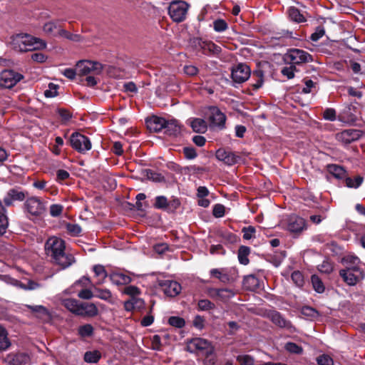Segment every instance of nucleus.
Masks as SVG:
<instances>
[{
	"mask_svg": "<svg viewBox=\"0 0 365 365\" xmlns=\"http://www.w3.org/2000/svg\"><path fill=\"white\" fill-rule=\"evenodd\" d=\"M11 346V341L8 338L6 330L0 326V351L8 349Z\"/></svg>",
	"mask_w": 365,
	"mask_h": 365,
	"instance_id": "obj_31",
	"label": "nucleus"
},
{
	"mask_svg": "<svg viewBox=\"0 0 365 365\" xmlns=\"http://www.w3.org/2000/svg\"><path fill=\"white\" fill-rule=\"evenodd\" d=\"M23 78V76L13 70H5L0 73V86L5 88L14 87Z\"/></svg>",
	"mask_w": 365,
	"mask_h": 365,
	"instance_id": "obj_12",
	"label": "nucleus"
},
{
	"mask_svg": "<svg viewBox=\"0 0 365 365\" xmlns=\"http://www.w3.org/2000/svg\"><path fill=\"white\" fill-rule=\"evenodd\" d=\"M64 241L57 237L48 238L45 244V251L48 257H51L53 263L65 269L74 262V257L71 254L65 252Z\"/></svg>",
	"mask_w": 365,
	"mask_h": 365,
	"instance_id": "obj_1",
	"label": "nucleus"
},
{
	"mask_svg": "<svg viewBox=\"0 0 365 365\" xmlns=\"http://www.w3.org/2000/svg\"><path fill=\"white\" fill-rule=\"evenodd\" d=\"M211 277L217 279L225 284L235 282L238 277V272L235 267L214 268L210 270Z\"/></svg>",
	"mask_w": 365,
	"mask_h": 365,
	"instance_id": "obj_3",
	"label": "nucleus"
},
{
	"mask_svg": "<svg viewBox=\"0 0 365 365\" xmlns=\"http://www.w3.org/2000/svg\"><path fill=\"white\" fill-rule=\"evenodd\" d=\"M70 142L72 148L81 153L91 149V143L90 139L79 133H73L70 137Z\"/></svg>",
	"mask_w": 365,
	"mask_h": 365,
	"instance_id": "obj_9",
	"label": "nucleus"
},
{
	"mask_svg": "<svg viewBox=\"0 0 365 365\" xmlns=\"http://www.w3.org/2000/svg\"><path fill=\"white\" fill-rule=\"evenodd\" d=\"M101 356V352L98 350L88 351L84 354L83 359L86 363H97Z\"/></svg>",
	"mask_w": 365,
	"mask_h": 365,
	"instance_id": "obj_32",
	"label": "nucleus"
},
{
	"mask_svg": "<svg viewBox=\"0 0 365 365\" xmlns=\"http://www.w3.org/2000/svg\"><path fill=\"white\" fill-rule=\"evenodd\" d=\"M243 238L245 240H250L255 237L256 230L252 226H248L242 228Z\"/></svg>",
	"mask_w": 365,
	"mask_h": 365,
	"instance_id": "obj_55",
	"label": "nucleus"
},
{
	"mask_svg": "<svg viewBox=\"0 0 365 365\" xmlns=\"http://www.w3.org/2000/svg\"><path fill=\"white\" fill-rule=\"evenodd\" d=\"M354 109V107L349 105L346 107H345L343 110L339 113L338 116V119L346 124H353L354 123L357 118L355 115V114L353 113V110Z\"/></svg>",
	"mask_w": 365,
	"mask_h": 365,
	"instance_id": "obj_24",
	"label": "nucleus"
},
{
	"mask_svg": "<svg viewBox=\"0 0 365 365\" xmlns=\"http://www.w3.org/2000/svg\"><path fill=\"white\" fill-rule=\"evenodd\" d=\"M95 296L103 300H109L111 297V292L108 289H96Z\"/></svg>",
	"mask_w": 365,
	"mask_h": 365,
	"instance_id": "obj_52",
	"label": "nucleus"
},
{
	"mask_svg": "<svg viewBox=\"0 0 365 365\" xmlns=\"http://www.w3.org/2000/svg\"><path fill=\"white\" fill-rule=\"evenodd\" d=\"M216 158L219 160L223 161L225 164L229 165L237 163L240 159L239 155L225 149L217 150L216 152Z\"/></svg>",
	"mask_w": 365,
	"mask_h": 365,
	"instance_id": "obj_20",
	"label": "nucleus"
},
{
	"mask_svg": "<svg viewBox=\"0 0 365 365\" xmlns=\"http://www.w3.org/2000/svg\"><path fill=\"white\" fill-rule=\"evenodd\" d=\"M76 70L80 76L99 75L102 72L103 66L97 61H80L76 64Z\"/></svg>",
	"mask_w": 365,
	"mask_h": 365,
	"instance_id": "obj_8",
	"label": "nucleus"
},
{
	"mask_svg": "<svg viewBox=\"0 0 365 365\" xmlns=\"http://www.w3.org/2000/svg\"><path fill=\"white\" fill-rule=\"evenodd\" d=\"M168 324L175 328H182L185 325V321L183 318L173 316L168 319Z\"/></svg>",
	"mask_w": 365,
	"mask_h": 365,
	"instance_id": "obj_44",
	"label": "nucleus"
},
{
	"mask_svg": "<svg viewBox=\"0 0 365 365\" xmlns=\"http://www.w3.org/2000/svg\"><path fill=\"white\" fill-rule=\"evenodd\" d=\"M284 61L287 63L295 66L312 62L313 58L309 53L304 50L292 48L284 55Z\"/></svg>",
	"mask_w": 365,
	"mask_h": 365,
	"instance_id": "obj_5",
	"label": "nucleus"
},
{
	"mask_svg": "<svg viewBox=\"0 0 365 365\" xmlns=\"http://www.w3.org/2000/svg\"><path fill=\"white\" fill-rule=\"evenodd\" d=\"M180 127L178 123L177 120H166V125L163 130L165 134L170 136H175L180 133Z\"/></svg>",
	"mask_w": 365,
	"mask_h": 365,
	"instance_id": "obj_27",
	"label": "nucleus"
},
{
	"mask_svg": "<svg viewBox=\"0 0 365 365\" xmlns=\"http://www.w3.org/2000/svg\"><path fill=\"white\" fill-rule=\"evenodd\" d=\"M315 88V83L312 80H306L304 82V86L302 88V92L304 93H309L313 91V88Z\"/></svg>",
	"mask_w": 365,
	"mask_h": 365,
	"instance_id": "obj_63",
	"label": "nucleus"
},
{
	"mask_svg": "<svg viewBox=\"0 0 365 365\" xmlns=\"http://www.w3.org/2000/svg\"><path fill=\"white\" fill-rule=\"evenodd\" d=\"M24 209L28 214L35 217L41 216L46 212L44 202L36 196L26 199L24 203Z\"/></svg>",
	"mask_w": 365,
	"mask_h": 365,
	"instance_id": "obj_7",
	"label": "nucleus"
},
{
	"mask_svg": "<svg viewBox=\"0 0 365 365\" xmlns=\"http://www.w3.org/2000/svg\"><path fill=\"white\" fill-rule=\"evenodd\" d=\"M190 125L193 131L196 133H204L207 128V124L205 120L202 118H193L190 120Z\"/></svg>",
	"mask_w": 365,
	"mask_h": 365,
	"instance_id": "obj_28",
	"label": "nucleus"
},
{
	"mask_svg": "<svg viewBox=\"0 0 365 365\" xmlns=\"http://www.w3.org/2000/svg\"><path fill=\"white\" fill-rule=\"evenodd\" d=\"M28 193L24 192L19 188H12L7 191L3 198V202L5 206L10 207L14 205L15 202L24 201Z\"/></svg>",
	"mask_w": 365,
	"mask_h": 365,
	"instance_id": "obj_14",
	"label": "nucleus"
},
{
	"mask_svg": "<svg viewBox=\"0 0 365 365\" xmlns=\"http://www.w3.org/2000/svg\"><path fill=\"white\" fill-rule=\"evenodd\" d=\"M168 205V201L165 196L160 195L155 197V202L154 204L155 208L167 210Z\"/></svg>",
	"mask_w": 365,
	"mask_h": 365,
	"instance_id": "obj_50",
	"label": "nucleus"
},
{
	"mask_svg": "<svg viewBox=\"0 0 365 365\" xmlns=\"http://www.w3.org/2000/svg\"><path fill=\"white\" fill-rule=\"evenodd\" d=\"M143 304V302L142 299L136 297H131L130 299L124 303V308L126 311L131 312L136 308H140Z\"/></svg>",
	"mask_w": 365,
	"mask_h": 365,
	"instance_id": "obj_33",
	"label": "nucleus"
},
{
	"mask_svg": "<svg viewBox=\"0 0 365 365\" xmlns=\"http://www.w3.org/2000/svg\"><path fill=\"white\" fill-rule=\"evenodd\" d=\"M287 229L293 233H300L306 229L305 221L297 215H291L287 220Z\"/></svg>",
	"mask_w": 365,
	"mask_h": 365,
	"instance_id": "obj_18",
	"label": "nucleus"
},
{
	"mask_svg": "<svg viewBox=\"0 0 365 365\" xmlns=\"http://www.w3.org/2000/svg\"><path fill=\"white\" fill-rule=\"evenodd\" d=\"M363 180V178L361 176H356L354 178H346L345 180L346 185L348 187L357 188L361 185Z\"/></svg>",
	"mask_w": 365,
	"mask_h": 365,
	"instance_id": "obj_43",
	"label": "nucleus"
},
{
	"mask_svg": "<svg viewBox=\"0 0 365 365\" xmlns=\"http://www.w3.org/2000/svg\"><path fill=\"white\" fill-rule=\"evenodd\" d=\"M148 128L153 132L163 131L166 125V120L163 118L153 116L146 120Z\"/></svg>",
	"mask_w": 365,
	"mask_h": 365,
	"instance_id": "obj_23",
	"label": "nucleus"
},
{
	"mask_svg": "<svg viewBox=\"0 0 365 365\" xmlns=\"http://www.w3.org/2000/svg\"><path fill=\"white\" fill-rule=\"evenodd\" d=\"M98 314V308L93 303L79 302L76 315L93 317Z\"/></svg>",
	"mask_w": 365,
	"mask_h": 365,
	"instance_id": "obj_22",
	"label": "nucleus"
},
{
	"mask_svg": "<svg viewBox=\"0 0 365 365\" xmlns=\"http://www.w3.org/2000/svg\"><path fill=\"white\" fill-rule=\"evenodd\" d=\"M199 45L203 50H208L213 53H218L220 51V48L211 41H200Z\"/></svg>",
	"mask_w": 365,
	"mask_h": 365,
	"instance_id": "obj_41",
	"label": "nucleus"
},
{
	"mask_svg": "<svg viewBox=\"0 0 365 365\" xmlns=\"http://www.w3.org/2000/svg\"><path fill=\"white\" fill-rule=\"evenodd\" d=\"M8 226L7 217L5 215V210L2 205V202L0 200V235L5 233Z\"/></svg>",
	"mask_w": 365,
	"mask_h": 365,
	"instance_id": "obj_38",
	"label": "nucleus"
},
{
	"mask_svg": "<svg viewBox=\"0 0 365 365\" xmlns=\"http://www.w3.org/2000/svg\"><path fill=\"white\" fill-rule=\"evenodd\" d=\"M197 307L200 311H208L213 309L215 306L214 303L208 299H201L198 302Z\"/></svg>",
	"mask_w": 365,
	"mask_h": 365,
	"instance_id": "obj_48",
	"label": "nucleus"
},
{
	"mask_svg": "<svg viewBox=\"0 0 365 365\" xmlns=\"http://www.w3.org/2000/svg\"><path fill=\"white\" fill-rule=\"evenodd\" d=\"M345 267H359L361 262L359 258L356 256L349 255L345 256L342 259Z\"/></svg>",
	"mask_w": 365,
	"mask_h": 365,
	"instance_id": "obj_39",
	"label": "nucleus"
},
{
	"mask_svg": "<svg viewBox=\"0 0 365 365\" xmlns=\"http://www.w3.org/2000/svg\"><path fill=\"white\" fill-rule=\"evenodd\" d=\"M94 329L91 324H86L80 326L78 329V333L81 337H89L93 334Z\"/></svg>",
	"mask_w": 365,
	"mask_h": 365,
	"instance_id": "obj_40",
	"label": "nucleus"
},
{
	"mask_svg": "<svg viewBox=\"0 0 365 365\" xmlns=\"http://www.w3.org/2000/svg\"><path fill=\"white\" fill-rule=\"evenodd\" d=\"M250 253V248L247 246H241L238 250L239 262L244 265L249 263L248 255Z\"/></svg>",
	"mask_w": 365,
	"mask_h": 365,
	"instance_id": "obj_35",
	"label": "nucleus"
},
{
	"mask_svg": "<svg viewBox=\"0 0 365 365\" xmlns=\"http://www.w3.org/2000/svg\"><path fill=\"white\" fill-rule=\"evenodd\" d=\"M339 274L349 286H354L364 278V272L360 267H347L340 270Z\"/></svg>",
	"mask_w": 365,
	"mask_h": 365,
	"instance_id": "obj_4",
	"label": "nucleus"
},
{
	"mask_svg": "<svg viewBox=\"0 0 365 365\" xmlns=\"http://www.w3.org/2000/svg\"><path fill=\"white\" fill-rule=\"evenodd\" d=\"M302 313L307 317L314 318L318 316V312L314 309L310 307H304L302 308Z\"/></svg>",
	"mask_w": 365,
	"mask_h": 365,
	"instance_id": "obj_64",
	"label": "nucleus"
},
{
	"mask_svg": "<svg viewBox=\"0 0 365 365\" xmlns=\"http://www.w3.org/2000/svg\"><path fill=\"white\" fill-rule=\"evenodd\" d=\"M109 278L113 284L125 285L131 282V277L123 272H115L110 274Z\"/></svg>",
	"mask_w": 365,
	"mask_h": 365,
	"instance_id": "obj_25",
	"label": "nucleus"
},
{
	"mask_svg": "<svg viewBox=\"0 0 365 365\" xmlns=\"http://www.w3.org/2000/svg\"><path fill=\"white\" fill-rule=\"evenodd\" d=\"M210 346V344L207 340L202 338H195L187 342L186 349L189 352L198 353L207 350Z\"/></svg>",
	"mask_w": 365,
	"mask_h": 365,
	"instance_id": "obj_17",
	"label": "nucleus"
},
{
	"mask_svg": "<svg viewBox=\"0 0 365 365\" xmlns=\"http://www.w3.org/2000/svg\"><path fill=\"white\" fill-rule=\"evenodd\" d=\"M68 232L73 236H76L81 232V227L77 224H68L66 225Z\"/></svg>",
	"mask_w": 365,
	"mask_h": 365,
	"instance_id": "obj_59",
	"label": "nucleus"
},
{
	"mask_svg": "<svg viewBox=\"0 0 365 365\" xmlns=\"http://www.w3.org/2000/svg\"><path fill=\"white\" fill-rule=\"evenodd\" d=\"M160 286L162 287L164 294L170 297L178 295L182 289L181 285L178 282L172 280L161 281Z\"/></svg>",
	"mask_w": 365,
	"mask_h": 365,
	"instance_id": "obj_16",
	"label": "nucleus"
},
{
	"mask_svg": "<svg viewBox=\"0 0 365 365\" xmlns=\"http://www.w3.org/2000/svg\"><path fill=\"white\" fill-rule=\"evenodd\" d=\"M317 361L319 365H333L334 361L331 356L327 354H322L317 357Z\"/></svg>",
	"mask_w": 365,
	"mask_h": 365,
	"instance_id": "obj_54",
	"label": "nucleus"
},
{
	"mask_svg": "<svg viewBox=\"0 0 365 365\" xmlns=\"http://www.w3.org/2000/svg\"><path fill=\"white\" fill-rule=\"evenodd\" d=\"M253 76H256L257 80L255 83L252 84V86L255 90H257L258 88L262 87L263 84V73L261 71H257L253 73Z\"/></svg>",
	"mask_w": 365,
	"mask_h": 365,
	"instance_id": "obj_60",
	"label": "nucleus"
},
{
	"mask_svg": "<svg viewBox=\"0 0 365 365\" xmlns=\"http://www.w3.org/2000/svg\"><path fill=\"white\" fill-rule=\"evenodd\" d=\"M79 302L77 299L68 298L62 300V304L71 312L76 315Z\"/></svg>",
	"mask_w": 365,
	"mask_h": 365,
	"instance_id": "obj_36",
	"label": "nucleus"
},
{
	"mask_svg": "<svg viewBox=\"0 0 365 365\" xmlns=\"http://www.w3.org/2000/svg\"><path fill=\"white\" fill-rule=\"evenodd\" d=\"M250 73V68L247 64L239 63L232 69L231 76L235 83H242L248 80Z\"/></svg>",
	"mask_w": 365,
	"mask_h": 365,
	"instance_id": "obj_13",
	"label": "nucleus"
},
{
	"mask_svg": "<svg viewBox=\"0 0 365 365\" xmlns=\"http://www.w3.org/2000/svg\"><path fill=\"white\" fill-rule=\"evenodd\" d=\"M285 349L292 354H301L303 351L302 348L293 342H287L284 346Z\"/></svg>",
	"mask_w": 365,
	"mask_h": 365,
	"instance_id": "obj_51",
	"label": "nucleus"
},
{
	"mask_svg": "<svg viewBox=\"0 0 365 365\" xmlns=\"http://www.w3.org/2000/svg\"><path fill=\"white\" fill-rule=\"evenodd\" d=\"M312 284L314 289L318 293H323L324 292L325 287L322 281V279L317 275H312Z\"/></svg>",
	"mask_w": 365,
	"mask_h": 365,
	"instance_id": "obj_42",
	"label": "nucleus"
},
{
	"mask_svg": "<svg viewBox=\"0 0 365 365\" xmlns=\"http://www.w3.org/2000/svg\"><path fill=\"white\" fill-rule=\"evenodd\" d=\"M63 211V206L58 204L51 205L50 207V214L52 217L61 215Z\"/></svg>",
	"mask_w": 365,
	"mask_h": 365,
	"instance_id": "obj_61",
	"label": "nucleus"
},
{
	"mask_svg": "<svg viewBox=\"0 0 365 365\" xmlns=\"http://www.w3.org/2000/svg\"><path fill=\"white\" fill-rule=\"evenodd\" d=\"M325 34V30L323 26L317 27L315 31L311 35L310 38L313 41H319Z\"/></svg>",
	"mask_w": 365,
	"mask_h": 365,
	"instance_id": "obj_57",
	"label": "nucleus"
},
{
	"mask_svg": "<svg viewBox=\"0 0 365 365\" xmlns=\"http://www.w3.org/2000/svg\"><path fill=\"white\" fill-rule=\"evenodd\" d=\"M225 207L221 204H216L213 207L212 214L215 217L220 218L225 215Z\"/></svg>",
	"mask_w": 365,
	"mask_h": 365,
	"instance_id": "obj_56",
	"label": "nucleus"
},
{
	"mask_svg": "<svg viewBox=\"0 0 365 365\" xmlns=\"http://www.w3.org/2000/svg\"><path fill=\"white\" fill-rule=\"evenodd\" d=\"M362 135V131L357 129H347L336 134V139L344 143L349 144L357 140Z\"/></svg>",
	"mask_w": 365,
	"mask_h": 365,
	"instance_id": "obj_15",
	"label": "nucleus"
},
{
	"mask_svg": "<svg viewBox=\"0 0 365 365\" xmlns=\"http://www.w3.org/2000/svg\"><path fill=\"white\" fill-rule=\"evenodd\" d=\"M10 43L15 51L20 52L41 50L46 47L45 41L26 34H19L13 36Z\"/></svg>",
	"mask_w": 365,
	"mask_h": 365,
	"instance_id": "obj_2",
	"label": "nucleus"
},
{
	"mask_svg": "<svg viewBox=\"0 0 365 365\" xmlns=\"http://www.w3.org/2000/svg\"><path fill=\"white\" fill-rule=\"evenodd\" d=\"M266 316L273 324L279 328L290 329L292 327L291 322L276 310L268 311Z\"/></svg>",
	"mask_w": 365,
	"mask_h": 365,
	"instance_id": "obj_19",
	"label": "nucleus"
},
{
	"mask_svg": "<svg viewBox=\"0 0 365 365\" xmlns=\"http://www.w3.org/2000/svg\"><path fill=\"white\" fill-rule=\"evenodd\" d=\"M189 4L183 1H173L168 7V14L175 22H181L186 18Z\"/></svg>",
	"mask_w": 365,
	"mask_h": 365,
	"instance_id": "obj_6",
	"label": "nucleus"
},
{
	"mask_svg": "<svg viewBox=\"0 0 365 365\" xmlns=\"http://www.w3.org/2000/svg\"><path fill=\"white\" fill-rule=\"evenodd\" d=\"M93 271L96 277H97L96 284H102L105 279L107 277V272L105 269V267L100 264L95 265L93 267Z\"/></svg>",
	"mask_w": 365,
	"mask_h": 365,
	"instance_id": "obj_34",
	"label": "nucleus"
},
{
	"mask_svg": "<svg viewBox=\"0 0 365 365\" xmlns=\"http://www.w3.org/2000/svg\"><path fill=\"white\" fill-rule=\"evenodd\" d=\"M237 361L240 365H254L255 362L253 357L247 354L239 355Z\"/></svg>",
	"mask_w": 365,
	"mask_h": 365,
	"instance_id": "obj_49",
	"label": "nucleus"
},
{
	"mask_svg": "<svg viewBox=\"0 0 365 365\" xmlns=\"http://www.w3.org/2000/svg\"><path fill=\"white\" fill-rule=\"evenodd\" d=\"M29 361V356L22 353H10L4 359L5 365H24Z\"/></svg>",
	"mask_w": 365,
	"mask_h": 365,
	"instance_id": "obj_21",
	"label": "nucleus"
},
{
	"mask_svg": "<svg viewBox=\"0 0 365 365\" xmlns=\"http://www.w3.org/2000/svg\"><path fill=\"white\" fill-rule=\"evenodd\" d=\"M208 121L210 128L222 130L225 128L226 116L217 107H210Z\"/></svg>",
	"mask_w": 365,
	"mask_h": 365,
	"instance_id": "obj_10",
	"label": "nucleus"
},
{
	"mask_svg": "<svg viewBox=\"0 0 365 365\" xmlns=\"http://www.w3.org/2000/svg\"><path fill=\"white\" fill-rule=\"evenodd\" d=\"M319 270L322 272L329 274L332 272L333 266L328 261H324L322 264L319 265Z\"/></svg>",
	"mask_w": 365,
	"mask_h": 365,
	"instance_id": "obj_62",
	"label": "nucleus"
},
{
	"mask_svg": "<svg viewBox=\"0 0 365 365\" xmlns=\"http://www.w3.org/2000/svg\"><path fill=\"white\" fill-rule=\"evenodd\" d=\"M296 71V68L292 64H290L289 66L284 67L281 73L283 76H286L288 79H292L294 76V71Z\"/></svg>",
	"mask_w": 365,
	"mask_h": 365,
	"instance_id": "obj_53",
	"label": "nucleus"
},
{
	"mask_svg": "<svg viewBox=\"0 0 365 365\" xmlns=\"http://www.w3.org/2000/svg\"><path fill=\"white\" fill-rule=\"evenodd\" d=\"M244 287L251 291H254L259 287V279L254 275H249L244 278Z\"/></svg>",
	"mask_w": 365,
	"mask_h": 365,
	"instance_id": "obj_30",
	"label": "nucleus"
},
{
	"mask_svg": "<svg viewBox=\"0 0 365 365\" xmlns=\"http://www.w3.org/2000/svg\"><path fill=\"white\" fill-rule=\"evenodd\" d=\"M228 25L223 19H217L213 21V29L216 32H223L227 30Z\"/></svg>",
	"mask_w": 365,
	"mask_h": 365,
	"instance_id": "obj_47",
	"label": "nucleus"
},
{
	"mask_svg": "<svg viewBox=\"0 0 365 365\" xmlns=\"http://www.w3.org/2000/svg\"><path fill=\"white\" fill-rule=\"evenodd\" d=\"M27 308L36 314V317L42 320L46 321L50 319V314L48 309L42 305H26Z\"/></svg>",
	"mask_w": 365,
	"mask_h": 365,
	"instance_id": "obj_26",
	"label": "nucleus"
},
{
	"mask_svg": "<svg viewBox=\"0 0 365 365\" xmlns=\"http://www.w3.org/2000/svg\"><path fill=\"white\" fill-rule=\"evenodd\" d=\"M229 292L228 289L209 288L207 290V294L212 299H218L219 293Z\"/></svg>",
	"mask_w": 365,
	"mask_h": 365,
	"instance_id": "obj_58",
	"label": "nucleus"
},
{
	"mask_svg": "<svg viewBox=\"0 0 365 365\" xmlns=\"http://www.w3.org/2000/svg\"><path fill=\"white\" fill-rule=\"evenodd\" d=\"M145 176L148 180L156 182H160L164 180V177L161 174L151 170H145Z\"/></svg>",
	"mask_w": 365,
	"mask_h": 365,
	"instance_id": "obj_45",
	"label": "nucleus"
},
{
	"mask_svg": "<svg viewBox=\"0 0 365 365\" xmlns=\"http://www.w3.org/2000/svg\"><path fill=\"white\" fill-rule=\"evenodd\" d=\"M327 170L330 174L337 179H342L346 177V170L343 167L337 165H329Z\"/></svg>",
	"mask_w": 365,
	"mask_h": 365,
	"instance_id": "obj_29",
	"label": "nucleus"
},
{
	"mask_svg": "<svg viewBox=\"0 0 365 365\" xmlns=\"http://www.w3.org/2000/svg\"><path fill=\"white\" fill-rule=\"evenodd\" d=\"M292 282L299 287L304 285V279L302 273L299 271H294L291 275Z\"/></svg>",
	"mask_w": 365,
	"mask_h": 365,
	"instance_id": "obj_46",
	"label": "nucleus"
},
{
	"mask_svg": "<svg viewBox=\"0 0 365 365\" xmlns=\"http://www.w3.org/2000/svg\"><path fill=\"white\" fill-rule=\"evenodd\" d=\"M43 31L48 35L52 36H61L68 39H73V35L63 29L58 21L46 22L43 26Z\"/></svg>",
	"mask_w": 365,
	"mask_h": 365,
	"instance_id": "obj_11",
	"label": "nucleus"
},
{
	"mask_svg": "<svg viewBox=\"0 0 365 365\" xmlns=\"http://www.w3.org/2000/svg\"><path fill=\"white\" fill-rule=\"evenodd\" d=\"M289 17L293 21L301 23L305 21V18L299 11V10L295 7H290L288 9Z\"/></svg>",
	"mask_w": 365,
	"mask_h": 365,
	"instance_id": "obj_37",
	"label": "nucleus"
}]
</instances>
